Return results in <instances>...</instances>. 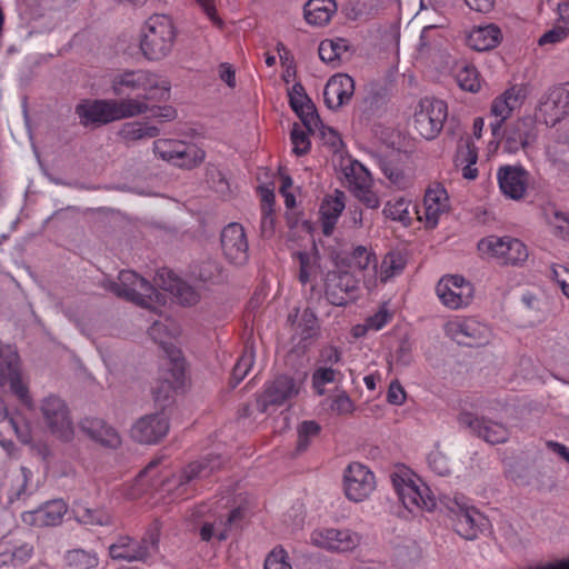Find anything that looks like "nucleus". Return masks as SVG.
<instances>
[{
	"label": "nucleus",
	"instance_id": "nucleus-1",
	"mask_svg": "<svg viewBox=\"0 0 569 569\" xmlns=\"http://www.w3.org/2000/svg\"><path fill=\"white\" fill-rule=\"evenodd\" d=\"M221 461L219 458L206 459L192 462L187 466L179 475L160 461L150 462L143 471H141L136 480L138 487L137 492H132L131 497L137 498L143 492L144 487L154 488L163 492L182 497L187 491L189 482L197 478L208 477L212 471L219 469Z\"/></svg>",
	"mask_w": 569,
	"mask_h": 569
},
{
	"label": "nucleus",
	"instance_id": "nucleus-2",
	"mask_svg": "<svg viewBox=\"0 0 569 569\" xmlns=\"http://www.w3.org/2000/svg\"><path fill=\"white\" fill-rule=\"evenodd\" d=\"M148 110L149 103L136 98L84 100L76 108L80 122L84 126H101L130 119L144 114Z\"/></svg>",
	"mask_w": 569,
	"mask_h": 569
},
{
	"label": "nucleus",
	"instance_id": "nucleus-3",
	"mask_svg": "<svg viewBox=\"0 0 569 569\" xmlns=\"http://www.w3.org/2000/svg\"><path fill=\"white\" fill-rule=\"evenodd\" d=\"M177 34L174 22L169 16L149 17L141 29L140 49L143 56L151 61L164 59L172 52Z\"/></svg>",
	"mask_w": 569,
	"mask_h": 569
},
{
	"label": "nucleus",
	"instance_id": "nucleus-4",
	"mask_svg": "<svg viewBox=\"0 0 569 569\" xmlns=\"http://www.w3.org/2000/svg\"><path fill=\"white\" fill-rule=\"evenodd\" d=\"M392 487L398 499L410 512L431 511L436 499L428 486L408 468H399L391 475Z\"/></svg>",
	"mask_w": 569,
	"mask_h": 569
},
{
	"label": "nucleus",
	"instance_id": "nucleus-5",
	"mask_svg": "<svg viewBox=\"0 0 569 569\" xmlns=\"http://www.w3.org/2000/svg\"><path fill=\"white\" fill-rule=\"evenodd\" d=\"M171 83L166 78L144 70L124 72L112 81V91L123 96L127 91L142 92L137 98L148 103L149 100H163L169 97Z\"/></svg>",
	"mask_w": 569,
	"mask_h": 569
},
{
	"label": "nucleus",
	"instance_id": "nucleus-6",
	"mask_svg": "<svg viewBox=\"0 0 569 569\" xmlns=\"http://www.w3.org/2000/svg\"><path fill=\"white\" fill-rule=\"evenodd\" d=\"M151 151L154 159L183 170H192L206 159L199 144L176 138L154 139Z\"/></svg>",
	"mask_w": 569,
	"mask_h": 569
},
{
	"label": "nucleus",
	"instance_id": "nucleus-7",
	"mask_svg": "<svg viewBox=\"0 0 569 569\" xmlns=\"http://www.w3.org/2000/svg\"><path fill=\"white\" fill-rule=\"evenodd\" d=\"M8 386L10 392L28 409H33V399L18 351L12 346L0 347V387Z\"/></svg>",
	"mask_w": 569,
	"mask_h": 569
},
{
	"label": "nucleus",
	"instance_id": "nucleus-8",
	"mask_svg": "<svg viewBox=\"0 0 569 569\" xmlns=\"http://www.w3.org/2000/svg\"><path fill=\"white\" fill-rule=\"evenodd\" d=\"M309 541L327 552L347 555L360 547L362 536L348 527L322 526L311 531Z\"/></svg>",
	"mask_w": 569,
	"mask_h": 569
},
{
	"label": "nucleus",
	"instance_id": "nucleus-9",
	"mask_svg": "<svg viewBox=\"0 0 569 569\" xmlns=\"http://www.w3.org/2000/svg\"><path fill=\"white\" fill-rule=\"evenodd\" d=\"M113 292L149 309L166 305L163 293L156 289L132 270L119 273V282L112 286Z\"/></svg>",
	"mask_w": 569,
	"mask_h": 569
},
{
	"label": "nucleus",
	"instance_id": "nucleus-10",
	"mask_svg": "<svg viewBox=\"0 0 569 569\" xmlns=\"http://www.w3.org/2000/svg\"><path fill=\"white\" fill-rule=\"evenodd\" d=\"M478 251L488 259H495L502 264L520 266L529 257L526 244L510 236H488L478 242Z\"/></svg>",
	"mask_w": 569,
	"mask_h": 569
},
{
	"label": "nucleus",
	"instance_id": "nucleus-11",
	"mask_svg": "<svg viewBox=\"0 0 569 569\" xmlns=\"http://www.w3.org/2000/svg\"><path fill=\"white\" fill-rule=\"evenodd\" d=\"M448 118V106L443 100L436 98H423L415 108L412 127L418 134L432 140L441 132Z\"/></svg>",
	"mask_w": 569,
	"mask_h": 569
},
{
	"label": "nucleus",
	"instance_id": "nucleus-12",
	"mask_svg": "<svg viewBox=\"0 0 569 569\" xmlns=\"http://www.w3.org/2000/svg\"><path fill=\"white\" fill-rule=\"evenodd\" d=\"M448 338L459 345L481 347L492 340V330L486 323L472 317L452 316L443 323Z\"/></svg>",
	"mask_w": 569,
	"mask_h": 569
},
{
	"label": "nucleus",
	"instance_id": "nucleus-13",
	"mask_svg": "<svg viewBox=\"0 0 569 569\" xmlns=\"http://www.w3.org/2000/svg\"><path fill=\"white\" fill-rule=\"evenodd\" d=\"M377 489V479L373 471L361 462L349 463L342 473V490L351 502H363Z\"/></svg>",
	"mask_w": 569,
	"mask_h": 569
},
{
	"label": "nucleus",
	"instance_id": "nucleus-14",
	"mask_svg": "<svg viewBox=\"0 0 569 569\" xmlns=\"http://www.w3.org/2000/svg\"><path fill=\"white\" fill-rule=\"evenodd\" d=\"M436 295L446 308L459 310L472 302L475 288L470 281L459 274H446L437 283Z\"/></svg>",
	"mask_w": 569,
	"mask_h": 569
},
{
	"label": "nucleus",
	"instance_id": "nucleus-15",
	"mask_svg": "<svg viewBox=\"0 0 569 569\" xmlns=\"http://www.w3.org/2000/svg\"><path fill=\"white\" fill-rule=\"evenodd\" d=\"M342 173L352 193L368 208L376 209L380 204L377 193L372 190L370 172L357 160L346 159Z\"/></svg>",
	"mask_w": 569,
	"mask_h": 569
},
{
	"label": "nucleus",
	"instance_id": "nucleus-16",
	"mask_svg": "<svg viewBox=\"0 0 569 569\" xmlns=\"http://www.w3.org/2000/svg\"><path fill=\"white\" fill-rule=\"evenodd\" d=\"M303 378L291 376H279L266 385L263 392L258 398V407L261 411H267L270 406H282L296 398L302 387Z\"/></svg>",
	"mask_w": 569,
	"mask_h": 569
},
{
	"label": "nucleus",
	"instance_id": "nucleus-17",
	"mask_svg": "<svg viewBox=\"0 0 569 569\" xmlns=\"http://www.w3.org/2000/svg\"><path fill=\"white\" fill-rule=\"evenodd\" d=\"M450 210V199L441 184L430 186L423 196L422 203L417 208V218L428 229L438 226L440 219Z\"/></svg>",
	"mask_w": 569,
	"mask_h": 569
},
{
	"label": "nucleus",
	"instance_id": "nucleus-18",
	"mask_svg": "<svg viewBox=\"0 0 569 569\" xmlns=\"http://www.w3.org/2000/svg\"><path fill=\"white\" fill-rule=\"evenodd\" d=\"M40 410L46 426L57 438L69 441L73 437V426L66 403L58 397L49 396L41 402Z\"/></svg>",
	"mask_w": 569,
	"mask_h": 569
},
{
	"label": "nucleus",
	"instance_id": "nucleus-19",
	"mask_svg": "<svg viewBox=\"0 0 569 569\" xmlns=\"http://www.w3.org/2000/svg\"><path fill=\"white\" fill-rule=\"evenodd\" d=\"M322 281L326 298L335 306L346 305L358 288V281L352 272L335 264L333 269L327 270Z\"/></svg>",
	"mask_w": 569,
	"mask_h": 569
},
{
	"label": "nucleus",
	"instance_id": "nucleus-20",
	"mask_svg": "<svg viewBox=\"0 0 569 569\" xmlns=\"http://www.w3.org/2000/svg\"><path fill=\"white\" fill-rule=\"evenodd\" d=\"M569 116V82L550 89L540 100L536 117L555 126Z\"/></svg>",
	"mask_w": 569,
	"mask_h": 569
},
{
	"label": "nucleus",
	"instance_id": "nucleus-21",
	"mask_svg": "<svg viewBox=\"0 0 569 569\" xmlns=\"http://www.w3.org/2000/svg\"><path fill=\"white\" fill-rule=\"evenodd\" d=\"M497 181L506 198L520 201L527 194L530 173L522 166L506 164L498 168Z\"/></svg>",
	"mask_w": 569,
	"mask_h": 569
},
{
	"label": "nucleus",
	"instance_id": "nucleus-22",
	"mask_svg": "<svg viewBox=\"0 0 569 569\" xmlns=\"http://www.w3.org/2000/svg\"><path fill=\"white\" fill-rule=\"evenodd\" d=\"M169 419L161 412L150 413L138 419L131 427V437L140 443L153 445L169 432Z\"/></svg>",
	"mask_w": 569,
	"mask_h": 569
},
{
	"label": "nucleus",
	"instance_id": "nucleus-23",
	"mask_svg": "<svg viewBox=\"0 0 569 569\" xmlns=\"http://www.w3.org/2000/svg\"><path fill=\"white\" fill-rule=\"evenodd\" d=\"M221 249L229 262L242 266L248 260L249 244L244 228L236 222L226 226L221 232Z\"/></svg>",
	"mask_w": 569,
	"mask_h": 569
},
{
	"label": "nucleus",
	"instance_id": "nucleus-24",
	"mask_svg": "<svg viewBox=\"0 0 569 569\" xmlns=\"http://www.w3.org/2000/svg\"><path fill=\"white\" fill-rule=\"evenodd\" d=\"M156 286L166 293L171 295L177 301L184 306H192L199 301V293L191 286L182 281L173 271L161 269L154 278Z\"/></svg>",
	"mask_w": 569,
	"mask_h": 569
},
{
	"label": "nucleus",
	"instance_id": "nucleus-25",
	"mask_svg": "<svg viewBox=\"0 0 569 569\" xmlns=\"http://www.w3.org/2000/svg\"><path fill=\"white\" fill-rule=\"evenodd\" d=\"M405 268V260L399 253H387L380 263H373L371 270L363 274V284L369 291H375L380 284H383L400 274Z\"/></svg>",
	"mask_w": 569,
	"mask_h": 569
},
{
	"label": "nucleus",
	"instance_id": "nucleus-26",
	"mask_svg": "<svg viewBox=\"0 0 569 569\" xmlns=\"http://www.w3.org/2000/svg\"><path fill=\"white\" fill-rule=\"evenodd\" d=\"M288 321L292 331V350L305 349L318 335V319L315 312L308 308L302 311L297 309L293 316L289 315Z\"/></svg>",
	"mask_w": 569,
	"mask_h": 569
},
{
	"label": "nucleus",
	"instance_id": "nucleus-27",
	"mask_svg": "<svg viewBox=\"0 0 569 569\" xmlns=\"http://www.w3.org/2000/svg\"><path fill=\"white\" fill-rule=\"evenodd\" d=\"M289 101L292 110L300 118L308 132L315 133L320 127V118L313 102L306 94L300 83L293 84L290 89Z\"/></svg>",
	"mask_w": 569,
	"mask_h": 569
},
{
	"label": "nucleus",
	"instance_id": "nucleus-28",
	"mask_svg": "<svg viewBox=\"0 0 569 569\" xmlns=\"http://www.w3.org/2000/svg\"><path fill=\"white\" fill-rule=\"evenodd\" d=\"M460 425L470 428L475 433L489 443H502L509 438L508 429L497 422L486 421L471 412H461L458 417Z\"/></svg>",
	"mask_w": 569,
	"mask_h": 569
},
{
	"label": "nucleus",
	"instance_id": "nucleus-29",
	"mask_svg": "<svg viewBox=\"0 0 569 569\" xmlns=\"http://www.w3.org/2000/svg\"><path fill=\"white\" fill-rule=\"evenodd\" d=\"M67 505L63 500H51L40 508L23 512L22 521L32 527H53L62 522L67 513Z\"/></svg>",
	"mask_w": 569,
	"mask_h": 569
},
{
	"label": "nucleus",
	"instance_id": "nucleus-30",
	"mask_svg": "<svg viewBox=\"0 0 569 569\" xmlns=\"http://www.w3.org/2000/svg\"><path fill=\"white\" fill-rule=\"evenodd\" d=\"M523 100L525 90L519 87H511L493 99L490 113L498 119L497 123H491L493 132L501 128L502 123L511 117L516 109L520 108Z\"/></svg>",
	"mask_w": 569,
	"mask_h": 569
},
{
	"label": "nucleus",
	"instance_id": "nucleus-31",
	"mask_svg": "<svg viewBox=\"0 0 569 569\" xmlns=\"http://www.w3.org/2000/svg\"><path fill=\"white\" fill-rule=\"evenodd\" d=\"M537 138L535 121L530 117L518 119L508 129L505 140V149L516 153L520 149L531 146Z\"/></svg>",
	"mask_w": 569,
	"mask_h": 569
},
{
	"label": "nucleus",
	"instance_id": "nucleus-32",
	"mask_svg": "<svg viewBox=\"0 0 569 569\" xmlns=\"http://www.w3.org/2000/svg\"><path fill=\"white\" fill-rule=\"evenodd\" d=\"M156 549L154 541L140 542L129 537H120L109 547L110 557L114 560H143Z\"/></svg>",
	"mask_w": 569,
	"mask_h": 569
},
{
	"label": "nucleus",
	"instance_id": "nucleus-33",
	"mask_svg": "<svg viewBox=\"0 0 569 569\" xmlns=\"http://www.w3.org/2000/svg\"><path fill=\"white\" fill-rule=\"evenodd\" d=\"M33 547L16 536H4L0 540V566H21L30 560Z\"/></svg>",
	"mask_w": 569,
	"mask_h": 569
},
{
	"label": "nucleus",
	"instance_id": "nucleus-34",
	"mask_svg": "<svg viewBox=\"0 0 569 569\" xmlns=\"http://www.w3.org/2000/svg\"><path fill=\"white\" fill-rule=\"evenodd\" d=\"M353 91L355 82L351 77L342 73L335 74L325 87V102L328 108L338 109L351 99Z\"/></svg>",
	"mask_w": 569,
	"mask_h": 569
},
{
	"label": "nucleus",
	"instance_id": "nucleus-35",
	"mask_svg": "<svg viewBox=\"0 0 569 569\" xmlns=\"http://www.w3.org/2000/svg\"><path fill=\"white\" fill-rule=\"evenodd\" d=\"M376 262L375 253L363 246H358L349 252L338 253L332 260V264L340 268L343 267L350 272L352 270H361L363 274L371 270Z\"/></svg>",
	"mask_w": 569,
	"mask_h": 569
},
{
	"label": "nucleus",
	"instance_id": "nucleus-36",
	"mask_svg": "<svg viewBox=\"0 0 569 569\" xmlns=\"http://www.w3.org/2000/svg\"><path fill=\"white\" fill-rule=\"evenodd\" d=\"M160 128L147 120L128 121L120 126L117 136L126 144H134L142 140L154 139Z\"/></svg>",
	"mask_w": 569,
	"mask_h": 569
},
{
	"label": "nucleus",
	"instance_id": "nucleus-37",
	"mask_svg": "<svg viewBox=\"0 0 569 569\" xmlns=\"http://www.w3.org/2000/svg\"><path fill=\"white\" fill-rule=\"evenodd\" d=\"M486 518L473 508L460 509L456 513L455 530L467 540L476 539L486 525Z\"/></svg>",
	"mask_w": 569,
	"mask_h": 569
},
{
	"label": "nucleus",
	"instance_id": "nucleus-38",
	"mask_svg": "<svg viewBox=\"0 0 569 569\" xmlns=\"http://www.w3.org/2000/svg\"><path fill=\"white\" fill-rule=\"evenodd\" d=\"M343 209V192L336 191L333 194L328 196L323 199L320 207V220L322 231L326 236H330L332 233Z\"/></svg>",
	"mask_w": 569,
	"mask_h": 569
},
{
	"label": "nucleus",
	"instance_id": "nucleus-39",
	"mask_svg": "<svg viewBox=\"0 0 569 569\" xmlns=\"http://www.w3.org/2000/svg\"><path fill=\"white\" fill-rule=\"evenodd\" d=\"M81 430L92 440L107 447H117L120 443L118 432L98 418H86L81 421Z\"/></svg>",
	"mask_w": 569,
	"mask_h": 569
},
{
	"label": "nucleus",
	"instance_id": "nucleus-40",
	"mask_svg": "<svg viewBox=\"0 0 569 569\" xmlns=\"http://www.w3.org/2000/svg\"><path fill=\"white\" fill-rule=\"evenodd\" d=\"M477 160L478 152L475 144L469 138L461 140L455 156V166L465 179L475 180L478 177Z\"/></svg>",
	"mask_w": 569,
	"mask_h": 569
},
{
	"label": "nucleus",
	"instance_id": "nucleus-41",
	"mask_svg": "<svg viewBox=\"0 0 569 569\" xmlns=\"http://www.w3.org/2000/svg\"><path fill=\"white\" fill-rule=\"evenodd\" d=\"M501 40V31L493 24L477 27L467 36V44L477 51L493 49Z\"/></svg>",
	"mask_w": 569,
	"mask_h": 569
},
{
	"label": "nucleus",
	"instance_id": "nucleus-42",
	"mask_svg": "<svg viewBox=\"0 0 569 569\" xmlns=\"http://www.w3.org/2000/svg\"><path fill=\"white\" fill-rule=\"evenodd\" d=\"M337 10L335 0H309L303 8L305 19L312 26H325Z\"/></svg>",
	"mask_w": 569,
	"mask_h": 569
},
{
	"label": "nucleus",
	"instance_id": "nucleus-43",
	"mask_svg": "<svg viewBox=\"0 0 569 569\" xmlns=\"http://www.w3.org/2000/svg\"><path fill=\"white\" fill-rule=\"evenodd\" d=\"M299 260V280L306 286L310 284L312 288L316 286L318 274L322 271L320 258L317 253L298 252Z\"/></svg>",
	"mask_w": 569,
	"mask_h": 569
},
{
	"label": "nucleus",
	"instance_id": "nucleus-44",
	"mask_svg": "<svg viewBox=\"0 0 569 569\" xmlns=\"http://www.w3.org/2000/svg\"><path fill=\"white\" fill-rule=\"evenodd\" d=\"M348 48L346 39H326L319 44V57L323 62L336 67L347 53Z\"/></svg>",
	"mask_w": 569,
	"mask_h": 569
},
{
	"label": "nucleus",
	"instance_id": "nucleus-45",
	"mask_svg": "<svg viewBox=\"0 0 569 569\" xmlns=\"http://www.w3.org/2000/svg\"><path fill=\"white\" fill-rule=\"evenodd\" d=\"M74 518L89 526H109L112 522L111 515L104 509H90L82 505L73 508Z\"/></svg>",
	"mask_w": 569,
	"mask_h": 569
},
{
	"label": "nucleus",
	"instance_id": "nucleus-46",
	"mask_svg": "<svg viewBox=\"0 0 569 569\" xmlns=\"http://www.w3.org/2000/svg\"><path fill=\"white\" fill-rule=\"evenodd\" d=\"M410 200L403 197L389 200L382 212L387 218L399 221L405 226L410 224Z\"/></svg>",
	"mask_w": 569,
	"mask_h": 569
},
{
	"label": "nucleus",
	"instance_id": "nucleus-47",
	"mask_svg": "<svg viewBox=\"0 0 569 569\" xmlns=\"http://www.w3.org/2000/svg\"><path fill=\"white\" fill-rule=\"evenodd\" d=\"M456 81L466 91L477 92L481 88V80L477 69L469 64H461L456 70Z\"/></svg>",
	"mask_w": 569,
	"mask_h": 569
},
{
	"label": "nucleus",
	"instance_id": "nucleus-48",
	"mask_svg": "<svg viewBox=\"0 0 569 569\" xmlns=\"http://www.w3.org/2000/svg\"><path fill=\"white\" fill-rule=\"evenodd\" d=\"M329 409L338 416H349L356 411V405L349 395L339 388H336L328 398Z\"/></svg>",
	"mask_w": 569,
	"mask_h": 569
},
{
	"label": "nucleus",
	"instance_id": "nucleus-49",
	"mask_svg": "<svg viewBox=\"0 0 569 569\" xmlns=\"http://www.w3.org/2000/svg\"><path fill=\"white\" fill-rule=\"evenodd\" d=\"M443 42V36L438 26H426L420 34L418 51L420 54H427L433 49L441 47Z\"/></svg>",
	"mask_w": 569,
	"mask_h": 569
},
{
	"label": "nucleus",
	"instance_id": "nucleus-50",
	"mask_svg": "<svg viewBox=\"0 0 569 569\" xmlns=\"http://www.w3.org/2000/svg\"><path fill=\"white\" fill-rule=\"evenodd\" d=\"M66 563L68 569H92L98 565L96 553L76 549L66 555Z\"/></svg>",
	"mask_w": 569,
	"mask_h": 569
},
{
	"label": "nucleus",
	"instance_id": "nucleus-51",
	"mask_svg": "<svg viewBox=\"0 0 569 569\" xmlns=\"http://www.w3.org/2000/svg\"><path fill=\"white\" fill-rule=\"evenodd\" d=\"M184 379V361L180 357H174L169 363L164 373L167 391L180 388Z\"/></svg>",
	"mask_w": 569,
	"mask_h": 569
},
{
	"label": "nucleus",
	"instance_id": "nucleus-52",
	"mask_svg": "<svg viewBox=\"0 0 569 569\" xmlns=\"http://www.w3.org/2000/svg\"><path fill=\"white\" fill-rule=\"evenodd\" d=\"M339 372L330 367H319L312 373V388L318 396H323L326 385L333 383Z\"/></svg>",
	"mask_w": 569,
	"mask_h": 569
},
{
	"label": "nucleus",
	"instance_id": "nucleus-53",
	"mask_svg": "<svg viewBox=\"0 0 569 569\" xmlns=\"http://www.w3.org/2000/svg\"><path fill=\"white\" fill-rule=\"evenodd\" d=\"M149 335L154 341L164 346L168 343V338L179 335V328L169 320L166 322L154 321L149 329Z\"/></svg>",
	"mask_w": 569,
	"mask_h": 569
},
{
	"label": "nucleus",
	"instance_id": "nucleus-54",
	"mask_svg": "<svg viewBox=\"0 0 569 569\" xmlns=\"http://www.w3.org/2000/svg\"><path fill=\"white\" fill-rule=\"evenodd\" d=\"M263 569H292L288 552L282 547L273 548L264 559Z\"/></svg>",
	"mask_w": 569,
	"mask_h": 569
},
{
	"label": "nucleus",
	"instance_id": "nucleus-55",
	"mask_svg": "<svg viewBox=\"0 0 569 569\" xmlns=\"http://www.w3.org/2000/svg\"><path fill=\"white\" fill-rule=\"evenodd\" d=\"M552 233L562 239H569V218L560 211L552 210L547 216Z\"/></svg>",
	"mask_w": 569,
	"mask_h": 569
},
{
	"label": "nucleus",
	"instance_id": "nucleus-56",
	"mask_svg": "<svg viewBox=\"0 0 569 569\" xmlns=\"http://www.w3.org/2000/svg\"><path fill=\"white\" fill-rule=\"evenodd\" d=\"M291 142L292 151L297 156H302L310 149V140L308 134L298 124H295L291 130Z\"/></svg>",
	"mask_w": 569,
	"mask_h": 569
},
{
	"label": "nucleus",
	"instance_id": "nucleus-57",
	"mask_svg": "<svg viewBox=\"0 0 569 569\" xmlns=\"http://www.w3.org/2000/svg\"><path fill=\"white\" fill-rule=\"evenodd\" d=\"M320 431V427L315 421H303L298 427V447L300 450H305L309 443V440L316 437Z\"/></svg>",
	"mask_w": 569,
	"mask_h": 569
},
{
	"label": "nucleus",
	"instance_id": "nucleus-58",
	"mask_svg": "<svg viewBox=\"0 0 569 569\" xmlns=\"http://www.w3.org/2000/svg\"><path fill=\"white\" fill-rule=\"evenodd\" d=\"M391 320V313L387 306L383 305L371 317H369L363 326V331L375 330L378 331L383 328Z\"/></svg>",
	"mask_w": 569,
	"mask_h": 569
},
{
	"label": "nucleus",
	"instance_id": "nucleus-59",
	"mask_svg": "<svg viewBox=\"0 0 569 569\" xmlns=\"http://www.w3.org/2000/svg\"><path fill=\"white\" fill-rule=\"evenodd\" d=\"M428 465L439 476H446L450 472L449 460L439 450H433L428 455Z\"/></svg>",
	"mask_w": 569,
	"mask_h": 569
},
{
	"label": "nucleus",
	"instance_id": "nucleus-60",
	"mask_svg": "<svg viewBox=\"0 0 569 569\" xmlns=\"http://www.w3.org/2000/svg\"><path fill=\"white\" fill-rule=\"evenodd\" d=\"M239 510H232L227 515L226 518L219 517V519L214 520V522H211L214 526V535L216 539L218 540H224L228 537L231 522L236 520L239 517Z\"/></svg>",
	"mask_w": 569,
	"mask_h": 569
},
{
	"label": "nucleus",
	"instance_id": "nucleus-61",
	"mask_svg": "<svg viewBox=\"0 0 569 569\" xmlns=\"http://www.w3.org/2000/svg\"><path fill=\"white\" fill-rule=\"evenodd\" d=\"M253 352L251 350H246L233 368V378L237 380V382L241 381L248 375L253 365Z\"/></svg>",
	"mask_w": 569,
	"mask_h": 569
},
{
	"label": "nucleus",
	"instance_id": "nucleus-62",
	"mask_svg": "<svg viewBox=\"0 0 569 569\" xmlns=\"http://www.w3.org/2000/svg\"><path fill=\"white\" fill-rule=\"evenodd\" d=\"M568 37V32L562 27H555L549 31L545 32L538 40L540 47L555 46L565 41Z\"/></svg>",
	"mask_w": 569,
	"mask_h": 569
},
{
	"label": "nucleus",
	"instance_id": "nucleus-63",
	"mask_svg": "<svg viewBox=\"0 0 569 569\" xmlns=\"http://www.w3.org/2000/svg\"><path fill=\"white\" fill-rule=\"evenodd\" d=\"M407 400V392L399 380H392L387 391V401L393 406H402Z\"/></svg>",
	"mask_w": 569,
	"mask_h": 569
},
{
	"label": "nucleus",
	"instance_id": "nucleus-64",
	"mask_svg": "<svg viewBox=\"0 0 569 569\" xmlns=\"http://www.w3.org/2000/svg\"><path fill=\"white\" fill-rule=\"evenodd\" d=\"M552 274L563 295L569 299V269L559 264L552 268Z\"/></svg>",
	"mask_w": 569,
	"mask_h": 569
}]
</instances>
